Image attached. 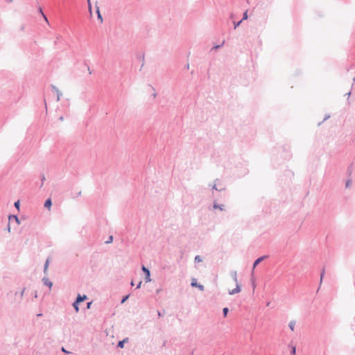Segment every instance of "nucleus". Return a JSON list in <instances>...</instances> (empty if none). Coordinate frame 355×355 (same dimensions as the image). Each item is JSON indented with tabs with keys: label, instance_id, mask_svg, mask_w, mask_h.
I'll return each mask as SVG.
<instances>
[{
	"label": "nucleus",
	"instance_id": "dca6fc26",
	"mask_svg": "<svg viewBox=\"0 0 355 355\" xmlns=\"http://www.w3.org/2000/svg\"><path fill=\"white\" fill-rule=\"evenodd\" d=\"M212 189L216 190V191H223V188L222 187H218L217 184H216V183L212 186Z\"/></svg>",
	"mask_w": 355,
	"mask_h": 355
},
{
	"label": "nucleus",
	"instance_id": "f704fd0d",
	"mask_svg": "<svg viewBox=\"0 0 355 355\" xmlns=\"http://www.w3.org/2000/svg\"><path fill=\"white\" fill-rule=\"evenodd\" d=\"M24 291H25V288L22 289V291L20 292V298L23 297Z\"/></svg>",
	"mask_w": 355,
	"mask_h": 355
},
{
	"label": "nucleus",
	"instance_id": "cd10ccee",
	"mask_svg": "<svg viewBox=\"0 0 355 355\" xmlns=\"http://www.w3.org/2000/svg\"><path fill=\"white\" fill-rule=\"evenodd\" d=\"M248 12H247V11H245V12L243 13V18H242V19H241V20H242V21H243V20L247 19H248Z\"/></svg>",
	"mask_w": 355,
	"mask_h": 355
},
{
	"label": "nucleus",
	"instance_id": "37998d69",
	"mask_svg": "<svg viewBox=\"0 0 355 355\" xmlns=\"http://www.w3.org/2000/svg\"><path fill=\"white\" fill-rule=\"evenodd\" d=\"M59 119H60V121H63V120H64L63 116H60V117L59 118Z\"/></svg>",
	"mask_w": 355,
	"mask_h": 355
},
{
	"label": "nucleus",
	"instance_id": "7ed1b4c3",
	"mask_svg": "<svg viewBox=\"0 0 355 355\" xmlns=\"http://www.w3.org/2000/svg\"><path fill=\"white\" fill-rule=\"evenodd\" d=\"M191 286L192 287H196V288H198L200 291H204V286L202 285V284H200L197 282V280L195 278H193L191 279Z\"/></svg>",
	"mask_w": 355,
	"mask_h": 355
},
{
	"label": "nucleus",
	"instance_id": "58836bf2",
	"mask_svg": "<svg viewBox=\"0 0 355 355\" xmlns=\"http://www.w3.org/2000/svg\"><path fill=\"white\" fill-rule=\"evenodd\" d=\"M157 315L159 317H162L163 315V314L159 311H157Z\"/></svg>",
	"mask_w": 355,
	"mask_h": 355
},
{
	"label": "nucleus",
	"instance_id": "2eb2a0df",
	"mask_svg": "<svg viewBox=\"0 0 355 355\" xmlns=\"http://www.w3.org/2000/svg\"><path fill=\"white\" fill-rule=\"evenodd\" d=\"M39 12L42 15V16L44 18V19L45 20V21H46L47 24H49V21H48V18L46 16V15L43 12L42 9L41 8H39Z\"/></svg>",
	"mask_w": 355,
	"mask_h": 355
},
{
	"label": "nucleus",
	"instance_id": "c85d7f7f",
	"mask_svg": "<svg viewBox=\"0 0 355 355\" xmlns=\"http://www.w3.org/2000/svg\"><path fill=\"white\" fill-rule=\"evenodd\" d=\"M87 3H88L89 10L90 13L92 14V4H91V1H90V0H87Z\"/></svg>",
	"mask_w": 355,
	"mask_h": 355
},
{
	"label": "nucleus",
	"instance_id": "f03ea898",
	"mask_svg": "<svg viewBox=\"0 0 355 355\" xmlns=\"http://www.w3.org/2000/svg\"><path fill=\"white\" fill-rule=\"evenodd\" d=\"M141 270L145 274V282H149L151 281L150 279V272L148 268H146L144 266H142Z\"/></svg>",
	"mask_w": 355,
	"mask_h": 355
},
{
	"label": "nucleus",
	"instance_id": "aec40b11",
	"mask_svg": "<svg viewBox=\"0 0 355 355\" xmlns=\"http://www.w3.org/2000/svg\"><path fill=\"white\" fill-rule=\"evenodd\" d=\"M352 181L351 179H348L347 181H346V183H345V187L346 188H349L351 187L352 185Z\"/></svg>",
	"mask_w": 355,
	"mask_h": 355
},
{
	"label": "nucleus",
	"instance_id": "a18cd8bd",
	"mask_svg": "<svg viewBox=\"0 0 355 355\" xmlns=\"http://www.w3.org/2000/svg\"><path fill=\"white\" fill-rule=\"evenodd\" d=\"M92 304V302H89L87 303V307L89 308L90 306V304Z\"/></svg>",
	"mask_w": 355,
	"mask_h": 355
},
{
	"label": "nucleus",
	"instance_id": "20e7f679",
	"mask_svg": "<svg viewBox=\"0 0 355 355\" xmlns=\"http://www.w3.org/2000/svg\"><path fill=\"white\" fill-rule=\"evenodd\" d=\"M267 257L268 256L263 255L257 259L253 263V270L257 267V265H259L261 261L265 260Z\"/></svg>",
	"mask_w": 355,
	"mask_h": 355
},
{
	"label": "nucleus",
	"instance_id": "f8f14e48",
	"mask_svg": "<svg viewBox=\"0 0 355 355\" xmlns=\"http://www.w3.org/2000/svg\"><path fill=\"white\" fill-rule=\"evenodd\" d=\"M49 262H50V259L49 258H48L45 263H44V272L46 274V272H47V270H48V267H49Z\"/></svg>",
	"mask_w": 355,
	"mask_h": 355
},
{
	"label": "nucleus",
	"instance_id": "6ab92c4d",
	"mask_svg": "<svg viewBox=\"0 0 355 355\" xmlns=\"http://www.w3.org/2000/svg\"><path fill=\"white\" fill-rule=\"evenodd\" d=\"M324 274H325V270L324 268H323L322 269V271H321V273H320V284H322V279L324 276Z\"/></svg>",
	"mask_w": 355,
	"mask_h": 355
},
{
	"label": "nucleus",
	"instance_id": "4468645a",
	"mask_svg": "<svg viewBox=\"0 0 355 355\" xmlns=\"http://www.w3.org/2000/svg\"><path fill=\"white\" fill-rule=\"evenodd\" d=\"M14 219L17 224H19V219L16 215H10L9 216V220Z\"/></svg>",
	"mask_w": 355,
	"mask_h": 355
},
{
	"label": "nucleus",
	"instance_id": "ddd939ff",
	"mask_svg": "<svg viewBox=\"0 0 355 355\" xmlns=\"http://www.w3.org/2000/svg\"><path fill=\"white\" fill-rule=\"evenodd\" d=\"M295 324H296V322H295V320H291V321H290V322H289V324H288V327H289V328H290V329H291V331H294Z\"/></svg>",
	"mask_w": 355,
	"mask_h": 355
},
{
	"label": "nucleus",
	"instance_id": "09e8293b",
	"mask_svg": "<svg viewBox=\"0 0 355 355\" xmlns=\"http://www.w3.org/2000/svg\"><path fill=\"white\" fill-rule=\"evenodd\" d=\"M233 17H234V15H233V14H231L230 17H231V18H233Z\"/></svg>",
	"mask_w": 355,
	"mask_h": 355
},
{
	"label": "nucleus",
	"instance_id": "9d476101",
	"mask_svg": "<svg viewBox=\"0 0 355 355\" xmlns=\"http://www.w3.org/2000/svg\"><path fill=\"white\" fill-rule=\"evenodd\" d=\"M128 338H125V339H123V340H122L119 341V342H118V343H117V347H119V348H123V346H124V343H125V342H127V341H128Z\"/></svg>",
	"mask_w": 355,
	"mask_h": 355
},
{
	"label": "nucleus",
	"instance_id": "ea45409f",
	"mask_svg": "<svg viewBox=\"0 0 355 355\" xmlns=\"http://www.w3.org/2000/svg\"><path fill=\"white\" fill-rule=\"evenodd\" d=\"M350 95H351V92H349L345 94V96H347L348 98H349Z\"/></svg>",
	"mask_w": 355,
	"mask_h": 355
},
{
	"label": "nucleus",
	"instance_id": "a19ab883",
	"mask_svg": "<svg viewBox=\"0 0 355 355\" xmlns=\"http://www.w3.org/2000/svg\"><path fill=\"white\" fill-rule=\"evenodd\" d=\"M7 230H8V232H10V224H9V223H8V225Z\"/></svg>",
	"mask_w": 355,
	"mask_h": 355
},
{
	"label": "nucleus",
	"instance_id": "0eeeda50",
	"mask_svg": "<svg viewBox=\"0 0 355 355\" xmlns=\"http://www.w3.org/2000/svg\"><path fill=\"white\" fill-rule=\"evenodd\" d=\"M224 207H225L224 205H223V204L219 205L216 201H214V203H213V208L214 209H218L220 211H223L224 210Z\"/></svg>",
	"mask_w": 355,
	"mask_h": 355
},
{
	"label": "nucleus",
	"instance_id": "423d86ee",
	"mask_svg": "<svg viewBox=\"0 0 355 355\" xmlns=\"http://www.w3.org/2000/svg\"><path fill=\"white\" fill-rule=\"evenodd\" d=\"M43 284L47 286L49 288L53 286V283L47 277H43L42 279Z\"/></svg>",
	"mask_w": 355,
	"mask_h": 355
},
{
	"label": "nucleus",
	"instance_id": "4c0bfd02",
	"mask_svg": "<svg viewBox=\"0 0 355 355\" xmlns=\"http://www.w3.org/2000/svg\"><path fill=\"white\" fill-rule=\"evenodd\" d=\"M45 180V177L44 175L42 176V185L43 184L44 181Z\"/></svg>",
	"mask_w": 355,
	"mask_h": 355
},
{
	"label": "nucleus",
	"instance_id": "6e6552de",
	"mask_svg": "<svg viewBox=\"0 0 355 355\" xmlns=\"http://www.w3.org/2000/svg\"><path fill=\"white\" fill-rule=\"evenodd\" d=\"M230 275H231V277H232L234 282H235V284H239L236 271H232Z\"/></svg>",
	"mask_w": 355,
	"mask_h": 355
},
{
	"label": "nucleus",
	"instance_id": "7c9ffc66",
	"mask_svg": "<svg viewBox=\"0 0 355 355\" xmlns=\"http://www.w3.org/2000/svg\"><path fill=\"white\" fill-rule=\"evenodd\" d=\"M14 206L15 208H17L18 210L19 209V200H17L15 202Z\"/></svg>",
	"mask_w": 355,
	"mask_h": 355
},
{
	"label": "nucleus",
	"instance_id": "a211bd4d",
	"mask_svg": "<svg viewBox=\"0 0 355 355\" xmlns=\"http://www.w3.org/2000/svg\"><path fill=\"white\" fill-rule=\"evenodd\" d=\"M224 43H225V41H223V42H222V44H218V45L214 46L212 47V49H211V51L218 49L219 48H220L221 46H223Z\"/></svg>",
	"mask_w": 355,
	"mask_h": 355
},
{
	"label": "nucleus",
	"instance_id": "c756f323",
	"mask_svg": "<svg viewBox=\"0 0 355 355\" xmlns=\"http://www.w3.org/2000/svg\"><path fill=\"white\" fill-rule=\"evenodd\" d=\"M61 351H62V352L65 353V354H71V352H69V351L67 350L64 347H62L61 348Z\"/></svg>",
	"mask_w": 355,
	"mask_h": 355
},
{
	"label": "nucleus",
	"instance_id": "49530a36",
	"mask_svg": "<svg viewBox=\"0 0 355 355\" xmlns=\"http://www.w3.org/2000/svg\"><path fill=\"white\" fill-rule=\"evenodd\" d=\"M37 315L38 317H40V316H42V313H39V314H37Z\"/></svg>",
	"mask_w": 355,
	"mask_h": 355
},
{
	"label": "nucleus",
	"instance_id": "9b49d317",
	"mask_svg": "<svg viewBox=\"0 0 355 355\" xmlns=\"http://www.w3.org/2000/svg\"><path fill=\"white\" fill-rule=\"evenodd\" d=\"M96 14H97V17L98 19L100 20V22L102 23L103 19V17L101 14V12H100V10H99V8L97 6L96 7Z\"/></svg>",
	"mask_w": 355,
	"mask_h": 355
},
{
	"label": "nucleus",
	"instance_id": "2f4dec72",
	"mask_svg": "<svg viewBox=\"0 0 355 355\" xmlns=\"http://www.w3.org/2000/svg\"><path fill=\"white\" fill-rule=\"evenodd\" d=\"M51 87L53 91H54L55 92L59 91L58 88L56 86L51 85Z\"/></svg>",
	"mask_w": 355,
	"mask_h": 355
},
{
	"label": "nucleus",
	"instance_id": "393cba45",
	"mask_svg": "<svg viewBox=\"0 0 355 355\" xmlns=\"http://www.w3.org/2000/svg\"><path fill=\"white\" fill-rule=\"evenodd\" d=\"M352 166L350 165L348 168H347V174L349 176H350L352 175Z\"/></svg>",
	"mask_w": 355,
	"mask_h": 355
},
{
	"label": "nucleus",
	"instance_id": "bb28decb",
	"mask_svg": "<svg viewBox=\"0 0 355 355\" xmlns=\"http://www.w3.org/2000/svg\"><path fill=\"white\" fill-rule=\"evenodd\" d=\"M128 297H129V295H127L123 297V298L121 301V303L123 304L128 299Z\"/></svg>",
	"mask_w": 355,
	"mask_h": 355
},
{
	"label": "nucleus",
	"instance_id": "5701e85b",
	"mask_svg": "<svg viewBox=\"0 0 355 355\" xmlns=\"http://www.w3.org/2000/svg\"><path fill=\"white\" fill-rule=\"evenodd\" d=\"M57 94V101L60 100L61 96H62V93L59 90L56 92Z\"/></svg>",
	"mask_w": 355,
	"mask_h": 355
},
{
	"label": "nucleus",
	"instance_id": "f3484780",
	"mask_svg": "<svg viewBox=\"0 0 355 355\" xmlns=\"http://www.w3.org/2000/svg\"><path fill=\"white\" fill-rule=\"evenodd\" d=\"M195 263H200L202 261V259L200 255H196L194 259Z\"/></svg>",
	"mask_w": 355,
	"mask_h": 355
},
{
	"label": "nucleus",
	"instance_id": "f257e3e1",
	"mask_svg": "<svg viewBox=\"0 0 355 355\" xmlns=\"http://www.w3.org/2000/svg\"><path fill=\"white\" fill-rule=\"evenodd\" d=\"M87 298V297L85 295H81L78 294L77 295L76 300H75V302L72 304L73 308H74V309H75V311H76V312H78L79 311V306H78V305L80 304V303L83 302L84 300H85Z\"/></svg>",
	"mask_w": 355,
	"mask_h": 355
},
{
	"label": "nucleus",
	"instance_id": "c03bdc74",
	"mask_svg": "<svg viewBox=\"0 0 355 355\" xmlns=\"http://www.w3.org/2000/svg\"><path fill=\"white\" fill-rule=\"evenodd\" d=\"M8 3H11L12 0H6Z\"/></svg>",
	"mask_w": 355,
	"mask_h": 355
},
{
	"label": "nucleus",
	"instance_id": "473e14b6",
	"mask_svg": "<svg viewBox=\"0 0 355 355\" xmlns=\"http://www.w3.org/2000/svg\"><path fill=\"white\" fill-rule=\"evenodd\" d=\"M113 241V236H110V237L108 238V240L105 241L106 243H112Z\"/></svg>",
	"mask_w": 355,
	"mask_h": 355
},
{
	"label": "nucleus",
	"instance_id": "b1692460",
	"mask_svg": "<svg viewBox=\"0 0 355 355\" xmlns=\"http://www.w3.org/2000/svg\"><path fill=\"white\" fill-rule=\"evenodd\" d=\"M216 182H219V180H216ZM217 186H218V187H222L223 188V191H224L225 189V187L221 182H218L217 184Z\"/></svg>",
	"mask_w": 355,
	"mask_h": 355
},
{
	"label": "nucleus",
	"instance_id": "412c9836",
	"mask_svg": "<svg viewBox=\"0 0 355 355\" xmlns=\"http://www.w3.org/2000/svg\"><path fill=\"white\" fill-rule=\"evenodd\" d=\"M229 312V309L227 307H225L223 309V313L224 317H226L227 315V313Z\"/></svg>",
	"mask_w": 355,
	"mask_h": 355
},
{
	"label": "nucleus",
	"instance_id": "c9c22d12",
	"mask_svg": "<svg viewBox=\"0 0 355 355\" xmlns=\"http://www.w3.org/2000/svg\"><path fill=\"white\" fill-rule=\"evenodd\" d=\"M80 194H81V191H79L78 193H76V195L73 196L72 198H77L79 196H80Z\"/></svg>",
	"mask_w": 355,
	"mask_h": 355
},
{
	"label": "nucleus",
	"instance_id": "72a5a7b5",
	"mask_svg": "<svg viewBox=\"0 0 355 355\" xmlns=\"http://www.w3.org/2000/svg\"><path fill=\"white\" fill-rule=\"evenodd\" d=\"M329 118H330V114H326V115H325V116H324V118L323 121H326V120L329 119Z\"/></svg>",
	"mask_w": 355,
	"mask_h": 355
},
{
	"label": "nucleus",
	"instance_id": "e433bc0d",
	"mask_svg": "<svg viewBox=\"0 0 355 355\" xmlns=\"http://www.w3.org/2000/svg\"><path fill=\"white\" fill-rule=\"evenodd\" d=\"M141 283H142L141 281H140L138 283V284L137 285V287H136L137 289H138V288H139L141 287Z\"/></svg>",
	"mask_w": 355,
	"mask_h": 355
},
{
	"label": "nucleus",
	"instance_id": "39448f33",
	"mask_svg": "<svg viewBox=\"0 0 355 355\" xmlns=\"http://www.w3.org/2000/svg\"><path fill=\"white\" fill-rule=\"evenodd\" d=\"M241 291V286H240V284L239 283V284H236V288L230 291H229V294L230 295H234V294H236L238 293H239Z\"/></svg>",
	"mask_w": 355,
	"mask_h": 355
},
{
	"label": "nucleus",
	"instance_id": "1a4fd4ad",
	"mask_svg": "<svg viewBox=\"0 0 355 355\" xmlns=\"http://www.w3.org/2000/svg\"><path fill=\"white\" fill-rule=\"evenodd\" d=\"M51 206H52L51 199V198H48L47 200H46V201L44 202V207L46 208L50 209Z\"/></svg>",
	"mask_w": 355,
	"mask_h": 355
},
{
	"label": "nucleus",
	"instance_id": "de8ad7c7",
	"mask_svg": "<svg viewBox=\"0 0 355 355\" xmlns=\"http://www.w3.org/2000/svg\"><path fill=\"white\" fill-rule=\"evenodd\" d=\"M131 286H134V282L133 281L131 282Z\"/></svg>",
	"mask_w": 355,
	"mask_h": 355
},
{
	"label": "nucleus",
	"instance_id": "a878e982",
	"mask_svg": "<svg viewBox=\"0 0 355 355\" xmlns=\"http://www.w3.org/2000/svg\"><path fill=\"white\" fill-rule=\"evenodd\" d=\"M291 354L292 355H295V354H296V347L295 346H292L291 350Z\"/></svg>",
	"mask_w": 355,
	"mask_h": 355
},
{
	"label": "nucleus",
	"instance_id": "79ce46f5",
	"mask_svg": "<svg viewBox=\"0 0 355 355\" xmlns=\"http://www.w3.org/2000/svg\"><path fill=\"white\" fill-rule=\"evenodd\" d=\"M186 69H189V64H187L185 67H184Z\"/></svg>",
	"mask_w": 355,
	"mask_h": 355
},
{
	"label": "nucleus",
	"instance_id": "4be33fe9",
	"mask_svg": "<svg viewBox=\"0 0 355 355\" xmlns=\"http://www.w3.org/2000/svg\"><path fill=\"white\" fill-rule=\"evenodd\" d=\"M241 23H242V20H240V21H239L237 22L234 21V29H236L237 27H239Z\"/></svg>",
	"mask_w": 355,
	"mask_h": 355
},
{
	"label": "nucleus",
	"instance_id": "8fccbe9b",
	"mask_svg": "<svg viewBox=\"0 0 355 355\" xmlns=\"http://www.w3.org/2000/svg\"><path fill=\"white\" fill-rule=\"evenodd\" d=\"M354 81H355V78H354Z\"/></svg>",
	"mask_w": 355,
	"mask_h": 355
}]
</instances>
